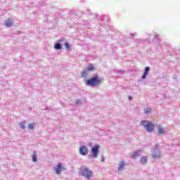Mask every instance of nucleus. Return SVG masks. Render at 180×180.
Instances as JSON below:
<instances>
[{"instance_id": "423d86ee", "label": "nucleus", "mask_w": 180, "mask_h": 180, "mask_svg": "<svg viewBox=\"0 0 180 180\" xmlns=\"http://www.w3.org/2000/svg\"><path fill=\"white\" fill-rule=\"evenodd\" d=\"M146 130L148 131V133H151L154 130V124L153 123L149 122L145 127Z\"/></svg>"}, {"instance_id": "a878e982", "label": "nucleus", "mask_w": 180, "mask_h": 180, "mask_svg": "<svg viewBox=\"0 0 180 180\" xmlns=\"http://www.w3.org/2000/svg\"><path fill=\"white\" fill-rule=\"evenodd\" d=\"M129 101H131L133 99V98L131 96H129Z\"/></svg>"}, {"instance_id": "393cba45", "label": "nucleus", "mask_w": 180, "mask_h": 180, "mask_svg": "<svg viewBox=\"0 0 180 180\" xmlns=\"http://www.w3.org/2000/svg\"><path fill=\"white\" fill-rule=\"evenodd\" d=\"M101 162H105V156L103 155H101Z\"/></svg>"}, {"instance_id": "2eb2a0df", "label": "nucleus", "mask_w": 180, "mask_h": 180, "mask_svg": "<svg viewBox=\"0 0 180 180\" xmlns=\"http://www.w3.org/2000/svg\"><path fill=\"white\" fill-rule=\"evenodd\" d=\"M147 156H143L141 158V162L142 164H146V162H147Z\"/></svg>"}, {"instance_id": "4468645a", "label": "nucleus", "mask_w": 180, "mask_h": 180, "mask_svg": "<svg viewBox=\"0 0 180 180\" xmlns=\"http://www.w3.org/2000/svg\"><path fill=\"white\" fill-rule=\"evenodd\" d=\"M141 153V150H136L134 152V153L132 155L133 158H136L140 155V153Z\"/></svg>"}, {"instance_id": "0eeeda50", "label": "nucleus", "mask_w": 180, "mask_h": 180, "mask_svg": "<svg viewBox=\"0 0 180 180\" xmlns=\"http://www.w3.org/2000/svg\"><path fill=\"white\" fill-rule=\"evenodd\" d=\"M61 165V163H58L57 167L55 168L56 174H57V175H60L63 169H64V167H62Z\"/></svg>"}, {"instance_id": "ddd939ff", "label": "nucleus", "mask_w": 180, "mask_h": 180, "mask_svg": "<svg viewBox=\"0 0 180 180\" xmlns=\"http://www.w3.org/2000/svg\"><path fill=\"white\" fill-rule=\"evenodd\" d=\"M32 161L33 162H37V153H36V151H34L32 155Z\"/></svg>"}, {"instance_id": "9b49d317", "label": "nucleus", "mask_w": 180, "mask_h": 180, "mask_svg": "<svg viewBox=\"0 0 180 180\" xmlns=\"http://www.w3.org/2000/svg\"><path fill=\"white\" fill-rule=\"evenodd\" d=\"M158 130L159 134H165V130H164V129L162 128L161 126L158 127Z\"/></svg>"}, {"instance_id": "6e6552de", "label": "nucleus", "mask_w": 180, "mask_h": 180, "mask_svg": "<svg viewBox=\"0 0 180 180\" xmlns=\"http://www.w3.org/2000/svg\"><path fill=\"white\" fill-rule=\"evenodd\" d=\"M148 72H150V67L147 66L145 68L143 75H142V79H146L147 78V75H148Z\"/></svg>"}, {"instance_id": "1a4fd4ad", "label": "nucleus", "mask_w": 180, "mask_h": 180, "mask_svg": "<svg viewBox=\"0 0 180 180\" xmlns=\"http://www.w3.org/2000/svg\"><path fill=\"white\" fill-rule=\"evenodd\" d=\"M5 25L6 27H12V26H13V21H12L11 18H8L6 20Z\"/></svg>"}, {"instance_id": "39448f33", "label": "nucleus", "mask_w": 180, "mask_h": 180, "mask_svg": "<svg viewBox=\"0 0 180 180\" xmlns=\"http://www.w3.org/2000/svg\"><path fill=\"white\" fill-rule=\"evenodd\" d=\"M79 151L81 155L85 156L89 153V149H88L86 146H82L79 147Z\"/></svg>"}, {"instance_id": "b1692460", "label": "nucleus", "mask_w": 180, "mask_h": 180, "mask_svg": "<svg viewBox=\"0 0 180 180\" xmlns=\"http://www.w3.org/2000/svg\"><path fill=\"white\" fill-rule=\"evenodd\" d=\"M155 40H158V41H161V39H160V35H155Z\"/></svg>"}, {"instance_id": "9d476101", "label": "nucleus", "mask_w": 180, "mask_h": 180, "mask_svg": "<svg viewBox=\"0 0 180 180\" xmlns=\"http://www.w3.org/2000/svg\"><path fill=\"white\" fill-rule=\"evenodd\" d=\"M125 166H126V162H124V161H121L118 167L117 171L119 172H120V171H123V169H124Z\"/></svg>"}, {"instance_id": "f3484780", "label": "nucleus", "mask_w": 180, "mask_h": 180, "mask_svg": "<svg viewBox=\"0 0 180 180\" xmlns=\"http://www.w3.org/2000/svg\"><path fill=\"white\" fill-rule=\"evenodd\" d=\"M95 70V68L92 65H89L88 68L86 69V71H94Z\"/></svg>"}, {"instance_id": "7ed1b4c3", "label": "nucleus", "mask_w": 180, "mask_h": 180, "mask_svg": "<svg viewBox=\"0 0 180 180\" xmlns=\"http://www.w3.org/2000/svg\"><path fill=\"white\" fill-rule=\"evenodd\" d=\"M80 171L82 176H84V178H86L87 179L92 178L93 176L92 171L89 170V169H88L86 167L82 166L80 168Z\"/></svg>"}, {"instance_id": "dca6fc26", "label": "nucleus", "mask_w": 180, "mask_h": 180, "mask_svg": "<svg viewBox=\"0 0 180 180\" xmlns=\"http://www.w3.org/2000/svg\"><path fill=\"white\" fill-rule=\"evenodd\" d=\"M144 112L146 115H148V113H151V107H148L144 109Z\"/></svg>"}, {"instance_id": "6ab92c4d", "label": "nucleus", "mask_w": 180, "mask_h": 180, "mask_svg": "<svg viewBox=\"0 0 180 180\" xmlns=\"http://www.w3.org/2000/svg\"><path fill=\"white\" fill-rule=\"evenodd\" d=\"M150 122L148 121H146V120H143L141 122V126H143V127L146 128V126Z\"/></svg>"}, {"instance_id": "f257e3e1", "label": "nucleus", "mask_w": 180, "mask_h": 180, "mask_svg": "<svg viewBox=\"0 0 180 180\" xmlns=\"http://www.w3.org/2000/svg\"><path fill=\"white\" fill-rule=\"evenodd\" d=\"M102 84V79L99 78V76L96 75L86 81V85L87 86H98Z\"/></svg>"}, {"instance_id": "5701e85b", "label": "nucleus", "mask_w": 180, "mask_h": 180, "mask_svg": "<svg viewBox=\"0 0 180 180\" xmlns=\"http://www.w3.org/2000/svg\"><path fill=\"white\" fill-rule=\"evenodd\" d=\"M28 129H30V130H33L34 129V125H33V124H29Z\"/></svg>"}, {"instance_id": "20e7f679", "label": "nucleus", "mask_w": 180, "mask_h": 180, "mask_svg": "<svg viewBox=\"0 0 180 180\" xmlns=\"http://www.w3.org/2000/svg\"><path fill=\"white\" fill-rule=\"evenodd\" d=\"M99 145H96L91 148V156L89 155V158H98L99 154Z\"/></svg>"}, {"instance_id": "a211bd4d", "label": "nucleus", "mask_w": 180, "mask_h": 180, "mask_svg": "<svg viewBox=\"0 0 180 180\" xmlns=\"http://www.w3.org/2000/svg\"><path fill=\"white\" fill-rule=\"evenodd\" d=\"M75 105H82V103H84V102L82 101V100L77 99L75 101Z\"/></svg>"}, {"instance_id": "f8f14e48", "label": "nucleus", "mask_w": 180, "mask_h": 180, "mask_svg": "<svg viewBox=\"0 0 180 180\" xmlns=\"http://www.w3.org/2000/svg\"><path fill=\"white\" fill-rule=\"evenodd\" d=\"M54 49H56V50H61V49H63V45H61L60 43H57L54 45Z\"/></svg>"}, {"instance_id": "bb28decb", "label": "nucleus", "mask_w": 180, "mask_h": 180, "mask_svg": "<svg viewBox=\"0 0 180 180\" xmlns=\"http://www.w3.org/2000/svg\"><path fill=\"white\" fill-rule=\"evenodd\" d=\"M86 13V15H89V12H88V13Z\"/></svg>"}, {"instance_id": "aec40b11", "label": "nucleus", "mask_w": 180, "mask_h": 180, "mask_svg": "<svg viewBox=\"0 0 180 180\" xmlns=\"http://www.w3.org/2000/svg\"><path fill=\"white\" fill-rule=\"evenodd\" d=\"M20 129H22V130H25V129H26V124H25V122H21L20 123Z\"/></svg>"}, {"instance_id": "f03ea898", "label": "nucleus", "mask_w": 180, "mask_h": 180, "mask_svg": "<svg viewBox=\"0 0 180 180\" xmlns=\"http://www.w3.org/2000/svg\"><path fill=\"white\" fill-rule=\"evenodd\" d=\"M161 157V149H160V145L157 144L155 148L152 150V158L153 160H160Z\"/></svg>"}, {"instance_id": "4be33fe9", "label": "nucleus", "mask_w": 180, "mask_h": 180, "mask_svg": "<svg viewBox=\"0 0 180 180\" xmlns=\"http://www.w3.org/2000/svg\"><path fill=\"white\" fill-rule=\"evenodd\" d=\"M64 45L65 49H67L68 50H70L71 49V46H70V44L68 42H65Z\"/></svg>"}, {"instance_id": "412c9836", "label": "nucleus", "mask_w": 180, "mask_h": 180, "mask_svg": "<svg viewBox=\"0 0 180 180\" xmlns=\"http://www.w3.org/2000/svg\"><path fill=\"white\" fill-rule=\"evenodd\" d=\"M87 76H88V73H86V71L82 72V77L83 78H86Z\"/></svg>"}]
</instances>
